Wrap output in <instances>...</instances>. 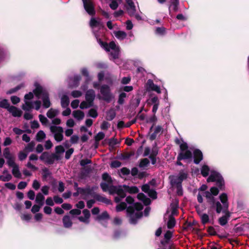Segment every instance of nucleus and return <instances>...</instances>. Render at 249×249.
I'll use <instances>...</instances> for the list:
<instances>
[{
  "label": "nucleus",
  "mask_w": 249,
  "mask_h": 249,
  "mask_svg": "<svg viewBox=\"0 0 249 249\" xmlns=\"http://www.w3.org/2000/svg\"><path fill=\"white\" fill-rule=\"evenodd\" d=\"M100 92L102 95V99L107 103H109L114 98L109 87L107 85L101 86L100 88Z\"/></svg>",
  "instance_id": "6e6552de"
},
{
  "label": "nucleus",
  "mask_w": 249,
  "mask_h": 249,
  "mask_svg": "<svg viewBox=\"0 0 249 249\" xmlns=\"http://www.w3.org/2000/svg\"><path fill=\"white\" fill-rule=\"evenodd\" d=\"M72 116L77 120L80 121L83 119L85 115L83 111L77 110L72 112Z\"/></svg>",
  "instance_id": "bb28decb"
},
{
  "label": "nucleus",
  "mask_w": 249,
  "mask_h": 249,
  "mask_svg": "<svg viewBox=\"0 0 249 249\" xmlns=\"http://www.w3.org/2000/svg\"><path fill=\"white\" fill-rule=\"evenodd\" d=\"M163 131V128L160 125L156 126L154 132L150 136V139L155 140L158 135H160Z\"/></svg>",
  "instance_id": "393cba45"
},
{
  "label": "nucleus",
  "mask_w": 249,
  "mask_h": 249,
  "mask_svg": "<svg viewBox=\"0 0 249 249\" xmlns=\"http://www.w3.org/2000/svg\"><path fill=\"white\" fill-rule=\"evenodd\" d=\"M99 43L101 46L107 52H110V56L115 59L118 57L119 55V48L116 46L114 42H110L109 44L104 42L101 39L99 40Z\"/></svg>",
  "instance_id": "423d86ee"
},
{
  "label": "nucleus",
  "mask_w": 249,
  "mask_h": 249,
  "mask_svg": "<svg viewBox=\"0 0 249 249\" xmlns=\"http://www.w3.org/2000/svg\"><path fill=\"white\" fill-rule=\"evenodd\" d=\"M83 213L84 217L80 216L78 217V220L86 224H88L89 223V217L90 216V212L87 209H84L83 211Z\"/></svg>",
  "instance_id": "a211bd4d"
},
{
  "label": "nucleus",
  "mask_w": 249,
  "mask_h": 249,
  "mask_svg": "<svg viewBox=\"0 0 249 249\" xmlns=\"http://www.w3.org/2000/svg\"><path fill=\"white\" fill-rule=\"evenodd\" d=\"M64 227L66 228H69L72 226V223L68 215H65L63 218Z\"/></svg>",
  "instance_id": "c85d7f7f"
},
{
  "label": "nucleus",
  "mask_w": 249,
  "mask_h": 249,
  "mask_svg": "<svg viewBox=\"0 0 249 249\" xmlns=\"http://www.w3.org/2000/svg\"><path fill=\"white\" fill-rule=\"evenodd\" d=\"M80 101L78 99H75L72 101L71 103V107L72 108L75 109L78 107L79 105Z\"/></svg>",
  "instance_id": "0e129e2a"
},
{
  "label": "nucleus",
  "mask_w": 249,
  "mask_h": 249,
  "mask_svg": "<svg viewBox=\"0 0 249 249\" xmlns=\"http://www.w3.org/2000/svg\"><path fill=\"white\" fill-rule=\"evenodd\" d=\"M157 121V118L155 114H154L153 116H152L151 117H150V118H149L148 119V120H147V122L148 123L153 124L152 126L150 128V130H152V129L154 127V125L155 124Z\"/></svg>",
  "instance_id": "37998d69"
},
{
  "label": "nucleus",
  "mask_w": 249,
  "mask_h": 249,
  "mask_svg": "<svg viewBox=\"0 0 249 249\" xmlns=\"http://www.w3.org/2000/svg\"><path fill=\"white\" fill-rule=\"evenodd\" d=\"M93 198L96 199L97 201L103 202L106 204H110V200L103 196H102L99 194H96L93 195Z\"/></svg>",
  "instance_id": "b1692460"
},
{
  "label": "nucleus",
  "mask_w": 249,
  "mask_h": 249,
  "mask_svg": "<svg viewBox=\"0 0 249 249\" xmlns=\"http://www.w3.org/2000/svg\"><path fill=\"white\" fill-rule=\"evenodd\" d=\"M114 34L116 37L120 40H123L127 36L126 33L122 31H115Z\"/></svg>",
  "instance_id": "f704fd0d"
},
{
  "label": "nucleus",
  "mask_w": 249,
  "mask_h": 249,
  "mask_svg": "<svg viewBox=\"0 0 249 249\" xmlns=\"http://www.w3.org/2000/svg\"><path fill=\"white\" fill-rule=\"evenodd\" d=\"M92 104L89 103L86 101H83L80 105V107L81 109H85L89 108L92 106Z\"/></svg>",
  "instance_id": "603ef678"
},
{
  "label": "nucleus",
  "mask_w": 249,
  "mask_h": 249,
  "mask_svg": "<svg viewBox=\"0 0 249 249\" xmlns=\"http://www.w3.org/2000/svg\"><path fill=\"white\" fill-rule=\"evenodd\" d=\"M70 104V100L67 95H63L61 98V105L63 108L67 107Z\"/></svg>",
  "instance_id": "cd10ccee"
},
{
  "label": "nucleus",
  "mask_w": 249,
  "mask_h": 249,
  "mask_svg": "<svg viewBox=\"0 0 249 249\" xmlns=\"http://www.w3.org/2000/svg\"><path fill=\"white\" fill-rule=\"evenodd\" d=\"M149 164V161L148 159L144 158L141 160L139 166L140 167H145L147 166Z\"/></svg>",
  "instance_id": "5fc2aeb1"
},
{
  "label": "nucleus",
  "mask_w": 249,
  "mask_h": 249,
  "mask_svg": "<svg viewBox=\"0 0 249 249\" xmlns=\"http://www.w3.org/2000/svg\"><path fill=\"white\" fill-rule=\"evenodd\" d=\"M89 115L93 118H95L98 116V113L96 109L91 108L89 111Z\"/></svg>",
  "instance_id": "4d7b16f0"
},
{
  "label": "nucleus",
  "mask_w": 249,
  "mask_h": 249,
  "mask_svg": "<svg viewBox=\"0 0 249 249\" xmlns=\"http://www.w3.org/2000/svg\"><path fill=\"white\" fill-rule=\"evenodd\" d=\"M125 200L128 204H131L126 209L129 222L131 224H136L142 216V213L141 211L143 209V206L138 202L133 204L134 199L130 196H127Z\"/></svg>",
  "instance_id": "20e7f679"
},
{
  "label": "nucleus",
  "mask_w": 249,
  "mask_h": 249,
  "mask_svg": "<svg viewBox=\"0 0 249 249\" xmlns=\"http://www.w3.org/2000/svg\"><path fill=\"white\" fill-rule=\"evenodd\" d=\"M81 79V77L79 74L75 75L72 78H71L72 83L71 85L73 87H77L79 85V82Z\"/></svg>",
  "instance_id": "2f4dec72"
},
{
  "label": "nucleus",
  "mask_w": 249,
  "mask_h": 249,
  "mask_svg": "<svg viewBox=\"0 0 249 249\" xmlns=\"http://www.w3.org/2000/svg\"><path fill=\"white\" fill-rule=\"evenodd\" d=\"M203 196H205L206 198L208 199V202L210 204L209 211H212L213 210V208L212 206L213 204L215 202H221L220 200H216L215 199L211 192L206 191L203 192Z\"/></svg>",
  "instance_id": "2eb2a0df"
},
{
  "label": "nucleus",
  "mask_w": 249,
  "mask_h": 249,
  "mask_svg": "<svg viewBox=\"0 0 249 249\" xmlns=\"http://www.w3.org/2000/svg\"><path fill=\"white\" fill-rule=\"evenodd\" d=\"M116 116V112L114 109H109L107 113V120L112 121Z\"/></svg>",
  "instance_id": "c9c22d12"
},
{
  "label": "nucleus",
  "mask_w": 249,
  "mask_h": 249,
  "mask_svg": "<svg viewBox=\"0 0 249 249\" xmlns=\"http://www.w3.org/2000/svg\"><path fill=\"white\" fill-rule=\"evenodd\" d=\"M182 182L178 176H173L171 178V184L173 187L181 185Z\"/></svg>",
  "instance_id": "72a5a7b5"
},
{
  "label": "nucleus",
  "mask_w": 249,
  "mask_h": 249,
  "mask_svg": "<svg viewBox=\"0 0 249 249\" xmlns=\"http://www.w3.org/2000/svg\"><path fill=\"white\" fill-rule=\"evenodd\" d=\"M95 97V91L93 89H89L86 93V100L89 103L93 104V102Z\"/></svg>",
  "instance_id": "4be33fe9"
},
{
  "label": "nucleus",
  "mask_w": 249,
  "mask_h": 249,
  "mask_svg": "<svg viewBox=\"0 0 249 249\" xmlns=\"http://www.w3.org/2000/svg\"><path fill=\"white\" fill-rule=\"evenodd\" d=\"M42 175L43 180H46L52 176V173L47 168H44L42 169Z\"/></svg>",
  "instance_id": "c756f323"
},
{
  "label": "nucleus",
  "mask_w": 249,
  "mask_h": 249,
  "mask_svg": "<svg viewBox=\"0 0 249 249\" xmlns=\"http://www.w3.org/2000/svg\"><path fill=\"white\" fill-rule=\"evenodd\" d=\"M8 111L15 117H19L22 115V111L15 106H11Z\"/></svg>",
  "instance_id": "5701e85b"
},
{
  "label": "nucleus",
  "mask_w": 249,
  "mask_h": 249,
  "mask_svg": "<svg viewBox=\"0 0 249 249\" xmlns=\"http://www.w3.org/2000/svg\"><path fill=\"white\" fill-rule=\"evenodd\" d=\"M7 160V163L9 167H13L14 166L17 165V164L15 162V157L14 156H13L11 157H10L9 159H6Z\"/></svg>",
  "instance_id": "c03bdc74"
},
{
  "label": "nucleus",
  "mask_w": 249,
  "mask_h": 249,
  "mask_svg": "<svg viewBox=\"0 0 249 249\" xmlns=\"http://www.w3.org/2000/svg\"><path fill=\"white\" fill-rule=\"evenodd\" d=\"M173 236V232L170 231H167L164 235V239L161 241V244L164 246H168L169 249H171L170 239Z\"/></svg>",
  "instance_id": "4468645a"
},
{
  "label": "nucleus",
  "mask_w": 249,
  "mask_h": 249,
  "mask_svg": "<svg viewBox=\"0 0 249 249\" xmlns=\"http://www.w3.org/2000/svg\"><path fill=\"white\" fill-rule=\"evenodd\" d=\"M50 129L56 141L60 142L63 140L64 131L61 126L52 125L50 126Z\"/></svg>",
  "instance_id": "1a4fd4ad"
},
{
  "label": "nucleus",
  "mask_w": 249,
  "mask_h": 249,
  "mask_svg": "<svg viewBox=\"0 0 249 249\" xmlns=\"http://www.w3.org/2000/svg\"><path fill=\"white\" fill-rule=\"evenodd\" d=\"M146 84L148 88L149 89L156 91L158 93H160L161 92L160 87L157 85H155L152 80H148Z\"/></svg>",
  "instance_id": "aec40b11"
},
{
  "label": "nucleus",
  "mask_w": 249,
  "mask_h": 249,
  "mask_svg": "<svg viewBox=\"0 0 249 249\" xmlns=\"http://www.w3.org/2000/svg\"><path fill=\"white\" fill-rule=\"evenodd\" d=\"M194 153V162L195 163L198 164L203 159V154L199 149H196L193 151Z\"/></svg>",
  "instance_id": "6ab92c4d"
},
{
  "label": "nucleus",
  "mask_w": 249,
  "mask_h": 249,
  "mask_svg": "<svg viewBox=\"0 0 249 249\" xmlns=\"http://www.w3.org/2000/svg\"><path fill=\"white\" fill-rule=\"evenodd\" d=\"M10 53L8 50L2 46H0V62L9 58Z\"/></svg>",
  "instance_id": "412c9836"
},
{
  "label": "nucleus",
  "mask_w": 249,
  "mask_h": 249,
  "mask_svg": "<svg viewBox=\"0 0 249 249\" xmlns=\"http://www.w3.org/2000/svg\"><path fill=\"white\" fill-rule=\"evenodd\" d=\"M105 135L103 132H98L95 136V140L96 141H99L105 138Z\"/></svg>",
  "instance_id": "13d9d810"
},
{
  "label": "nucleus",
  "mask_w": 249,
  "mask_h": 249,
  "mask_svg": "<svg viewBox=\"0 0 249 249\" xmlns=\"http://www.w3.org/2000/svg\"><path fill=\"white\" fill-rule=\"evenodd\" d=\"M45 197L41 193H38L36 197V202L38 205L43 206L44 203Z\"/></svg>",
  "instance_id": "7c9ffc66"
},
{
  "label": "nucleus",
  "mask_w": 249,
  "mask_h": 249,
  "mask_svg": "<svg viewBox=\"0 0 249 249\" xmlns=\"http://www.w3.org/2000/svg\"><path fill=\"white\" fill-rule=\"evenodd\" d=\"M34 94L38 99H41L43 103V107L45 108H49L51 103L50 100L48 91L42 86L37 85L33 90V93L30 92L24 96V104L22 105V108L24 111H30L33 108L38 110L40 107L41 102L40 100L31 102L30 100L34 97Z\"/></svg>",
  "instance_id": "f257e3e1"
},
{
  "label": "nucleus",
  "mask_w": 249,
  "mask_h": 249,
  "mask_svg": "<svg viewBox=\"0 0 249 249\" xmlns=\"http://www.w3.org/2000/svg\"><path fill=\"white\" fill-rule=\"evenodd\" d=\"M38 117H39V121H40V122L42 123V124H47L48 120L45 116L40 114L38 116Z\"/></svg>",
  "instance_id": "052dcab7"
},
{
  "label": "nucleus",
  "mask_w": 249,
  "mask_h": 249,
  "mask_svg": "<svg viewBox=\"0 0 249 249\" xmlns=\"http://www.w3.org/2000/svg\"><path fill=\"white\" fill-rule=\"evenodd\" d=\"M187 176L188 174L187 172L181 171L179 173L178 176H177L182 181L187 178Z\"/></svg>",
  "instance_id": "de8ad7c7"
},
{
  "label": "nucleus",
  "mask_w": 249,
  "mask_h": 249,
  "mask_svg": "<svg viewBox=\"0 0 249 249\" xmlns=\"http://www.w3.org/2000/svg\"><path fill=\"white\" fill-rule=\"evenodd\" d=\"M126 3V8L129 15H134L136 9L133 0H125Z\"/></svg>",
  "instance_id": "f3484780"
},
{
  "label": "nucleus",
  "mask_w": 249,
  "mask_h": 249,
  "mask_svg": "<svg viewBox=\"0 0 249 249\" xmlns=\"http://www.w3.org/2000/svg\"><path fill=\"white\" fill-rule=\"evenodd\" d=\"M82 95V92L79 90H73L71 92V95L73 98H78Z\"/></svg>",
  "instance_id": "bf43d9fd"
},
{
  "label": "nucleus",
  "mask_w": 249,
  "mask_h": 249,
  "mask_svg": "<svg viewBox=\"0 0 249 249\" xmlns=\"http://www.w3.org/2000/svg\"><path fill=\"white\" fill-rule=\"evenodd\" d=\"M131 155L128 153L126 154H121L118 155V158L119 159L121 160H128L130 158Z\"/></svg>",
  "instance_id": "6e6d98bb"
},
{
  "label": "nucleus",
  "mask_w": 249,
  "mask_h": 249,
  "mask_svg": "<svg viewBox=\"0 0 249 249\" xmlns=\"http://www.w3.org/2000/svg\"><path fill=\"white\" fill-rule=\"evenodd\" d=\"M126 208V204L125 202H121L116 206V211L121 212Z\"/></svg>",
  "instance_id": "3c124183"
},
{
  "label": "nucleus",
  "mask_w": 249,
  "mask_h": 249,
  "mask_svg": "<svg viewBox=\"0 0 249 249\" xmlns=\"http://www.w3.org/2000/svg\"><path fill=\"white\" fill-rule=\"evenodd\" d=\"M137 198L139 200L142 201L145 205H148L151 203L150 199L143 193H139L137 195Z\"/></svg>",
  "instance_id": "a878e982"
},
{
  "label": "nucleus",
  "mask_w": 249,
  "mask_h": 249,
  "mask_svg": "<svg viewBox=\"0 0 249 249\" xmlns=\"http://www.w3.org/2000/svg\"><path fill=\"white\" fill-rule=\"evenodd\" d=\"M176 224V221L175 218L172 215H170L169 217V220L167 222V227L168 229L173 228Z\"/></svg>",
  "instance_id": "58836bf2"
},
{
  "label": "nucleus",
  "mask_w": 249,
  "mask_h": 249,
  "mask_svg": "<svg viewBox=\"0 0 249 249\" xmlns=\"http://www.w3.org/2000/svg\"><path fill=\"white\" fill-rule=\"evenodd\" d=\"M97 187L93 186L90 187L89 186L85 188H81L82 198L84 199H87L89 196L93 197V195L95 194L94 191L97 189Z\"/></svg>",
  "instance_id": "9d476101"
},
{
  "label": "nucleus",
  "mask_w": 249,
  "mask_h": 249,
  "mask_svg": "<svg viewBox=\"0 0 249 249\" xmlns=\"http://www.w3.org/2000/svg\"><path fill=\"white\" fill-rule=\"evenodd\" d=\"M12 172L14 176L16 178H21V174L19 171V167L17 164L13 167H12Z\"/></svg>",
  "instance_id": "473e14b6"
},
{
  "label": "nucleus",
  "mask_w": 249,
  "mask_h": 249,
  "mask_svg": "<svg viewBox=\"0 0 249 249\" xmlns=\"http://www.w3.org/2000/svg\"><path fill=\"white\" fill-rule=\"evenodd\" d=\"M176 142L177 144L180 145V152L178 155V159L179 160H192V151L188 149V145L187 143L182 142L178 139L176 140Z\"/></svg>",
  "instance_id": "0eeeda50"
},
{
  "label": "nucleus",
  "mask_w": 249,
  "mask_h": 249,
  "mask_svg": "<svg viewBox=\"0 0 249 249\" xmlns=\"http://www.w3.org/2000/svg\"><path fill=\"white\" fill-rule=\"evenodd\" d=\"M104 182H101L100 186L102 190L108 192L110 194H116L115 201L116 203L120 202L121 200L126 196V192L129 193H137L139 189L135 186H131L124 185L123 186L113 185V180L107 173H104L102 175Z\"/></svg>",
  "instance_id": "f03ea898"
},
{
  "label": "nucleus",
  "mask_w": 249,
  "mask_h": 249,
  "mask_svg": "<svg viewBox=\"0 0 249 249\" xmlns=\"http://www.w3.org/2000/svg\"><path fill=\"white\" fill-rule=\"evenodd\" d=\"M10 107L8 100L6 99H3L0 102V107L1 108L7 109L8 110Z\"/></svg>",
  "instance_id": "79ce46f5"
},
{
  "label": "nucleus",
  "mask_w": 249,
  "mask_h": 249,
  "mask_svg": "<svg viewBox=\"0 0 249 249\" xmlns=\"http://www.w3.org/2000/svg\"><path fill=\"white\" fill-rule=\"evenodd\" d=\"M90 26L93 29V33L96 37L97 41L99 42V40L97 33L95 32L94 28L95 27H101L102 26V23L100 19H95V18H91L90 21Z\"/></svg>",
  "instance_id": "ddd939ff"
},
{
  "label": "nucleus",
  "mask_w": 249,
  "mask_h": 249,
  "mask_svg": "<svg viewBox=\"0 0 249 249\" xmlns=\"http://www.w3.org/2000/svg\"><path fill=\"white\" fill-rule=\"evenodd\" d=\"M210 172V175L207 178L208 182H215L218 188L222 190L224 186V180L221 175L217 172L210 170V168L206 165H203L201 168L202 175L206 177L208 176Z\"/></svg>",
  "instance_id": "39448f33"
},
{
  "label": "nucleus",
  "mask_w": 249,
  "mask_h": 249,
  "mask_svg": "<svg viewBox=\"0 0 249 249\" xmlns=\"http://www.w3.org/2000/svg\"><path fill=\"white\" fill-rule=\"evenodd\" d=\"M109 218V215L107 212H103L101 214L99 215L97 219L99 220L106 219Z\"/></svg>",
  "instance_id": "864d4df0"
},
{
  "label": "nucleus",
  "mask_w": 249,
  "mask_h": 249,
  "mask_svg": "<svg viewBox=\"0 0 249 249\" xmlns=\"http://www.w3.org/2000/svg\"><path fill=\"white\" fill-rule=\"evenodd\" d=\"M142 190L152 198L156 199L157 198L156 192L153 189H150V186L148 184H144L142 185Z\"/></svg>",
  "instance_id": "dca6fc26"
},
{
  "label": "nucleus",
  "mask_w": 249,
  "mask_h": 249,
  "mask_svg": "<svg viewBox=\"0 0 249 249\" xmlns=\"http://www.w3.org/2000/svg\"><path fill=\"white\" fill-rule=\"evenodd\" d=\"M201 220L203 224L205 225L209 221V215L206 213H203L201 215Z\"/></svg>",
  "instance_id": "8fccbe9b"
},
{
  "label": "nucleus",
  "mask_w": 249,
  "mask_h": 249,
  "mask_svg": "<svg viewBox=\"0 0 249 249\" xmlns=\"http://www.w3.org/2000/svg\"><path fill=\"white\" fill-rule=\"evenodd\" d=\"M39 159L40 160L45 161L46 163L52 164L53 163L55 160H58V156L55 154H53L50 155L48 152H43L40 156Z\"/></svg>",
  "instance_id": "9b49d317"
},
{
  "label": "nucleus",
  "mask_w": 249,
  "mask_h": 249,
  "mask_svg": "<svg viewBox=\"0 0 249 249\" xmlns=\"http://www.w3.org/2000/svg\"><path fill=\"white\" fill-rule=\"evenodd\" d=\"M46 137V134L42 130L39 131L36 136V140L38 142H41L43 140L45 139Z\"/></svg>",
  "instance_id": "a19ab883"
},
{
  "label": "nucleus",
  "mask_w": 249,
  "mask_h": 249,
  "mask_svg": "<svg viewBox=\"0 0 249 249\" xmlns=\"http://www.w3.org/2000/svg\"><path fill=\"white\" fill-rule=\"evenodd\" d=\"M126 97V94L124 92H122L119 96L118 103L120 105H123L124 102V99Z\"/></svg>",
  "instance_id": "a18cd8bd"
},
{
  "label": "nucleus",
  "mask_w": 249,
  "mask_h": 249,
  "mask_svg": "<svg viewBox=\"0 0 249 249\" xmlns=\"http://www.w3.org/2000/svg\"><path fill=\"white\" fill-rule=\"evenodd\" d=\"M219 198L221 202H214L212 206L213 208L212 211H215L217 213H222L225 214L224 216L220 217L218 219L219 224L223 226L228 223V219L230 216V213L229 211V204L227 194H221Z\"/></svg>",
  "instance_id": "7ed1b4c3"
},
{
  "label": "nucleus",
  "mask_w": 249,
  "mask_h": 249,
  "mask_svg": "<svg viewBox=\"0 0 249 249\" xmlns=\"http://www.w3.org/2000/svg\"><path fill=\"white\" fill-rule=\"evenodd\" d=\"M3 156L6 159H9L10 157H12L13 156H14L13 154H12L11 153H10V150H9V148L7 147V148H5L4 150H3Z\"/></svg>",
  "instance_id": "09e8293b"
},
{
  "label": "nucleus",
  "mask_w": 249,
  "mask_h": 249,
  "mask_svg": "<svg viewBox=\"0 0 249 249\" xmlns=\"http://www.w3.org/2000/svg\"><path fill=\"white\" fill-rule=\"evenodd\" d=\"M111 3L109 4V7L112 10H116L119 5V4L121 3V0H110Z\"/></svg>",
  "instance_id": "ea45409f"
},
{
  "label": "nucleus",
  "mask_w": 249,
  "mask_h": 249,
  "mask_svg": "<svg viewBox=\"0 0 249 249\" xmlns=\"http://www.w3.org/2000/svg\"><path fill=\"white\" fill-rule=\"evenodd\" d=\"M27 156V154L23 151H20L18 154V157L20 160L22 161L25 159Z\"/></svg>",
  "instance_id": "69168bd1"
},
{
  "label": "nucleus",
  "mask_w": 249,
  "mask_h": 249,
  "mask_svg": "<svg viewBox=\"0 0 249 249\" xmlns=\"http://www.w3.org/2000/svg\"><path fill=\"white\" fill-rule=\"evenodd\" d=\"M74 149L73 148H70L68 149L65 153V158L67 160L69 159L71 156V155L73 153Z\"/></svg>",
  "instance_id": "e2e57ef3"
},
{
  "label": "nucleus",
  "mask_w": 249,
  "mask_h": 249,
  "mask_svg": "<svg viewBox=\"0 0 249 249\" xmlns=\"http://www.w3.org/2000/svg\"><path fill=\"white\" fill-rule=\"evenodd\" d=\"M32 187L36 190H37L40 187V184L36 179H35L33 181Z\"/></svg>",
  "instance_id": "338daca9"
},
{
  "label": "nucleus",
  "mask_w": 249,
  "mask_h": 249,
  "mask_svg": "<svg viewBox=\"0 0 249 249\" xmlns=\"http://www.w3.org/2000/svg\"><path fill=\"white\" fill-rule=\"evenodd\" d=\"M165 28L164 27H157L156 30V33L158 35H162L165 33Z\"/></svg>",
  "instance_id": "680f3d73"
},
{
  "label": "nucleus",
  "mask_w": 249,
  "mask_h": 249,
  "mask_svg": "<svg viewBox=\"0 0 249 249\" xmlns=\"http://www.w3.org/2000/svg\"><path fill=\"white\" fill-rule=\"evenodd\" d=\"M35 146V142H31L26 145L25 150L28 152H32L34 150Z\"/></svg>",
  "instance_id": "49530a36"
},
{
  "label": "nucleus",
  "mask_w": 249,
  "mask_h": 249,
  "mask_svg": "<svg viewBox=\"0 0 249 249\" xmlns=\"http://www.w3.org/2000/svg\"><path fill=\"white\" fill-rule=\"evenodd\" d=\"M58 111L57 110L53 108H51L47 112V116L48 118L50 119H53L55 116H56L58 114Z\"/></svg>",
  "instance_id": "4c0bfd02"
},
{
  "label": "nucleus",
  "mask_w": 249,
  "mask_h": 249,
  "mask_svg": "<svg viewBox=\"0 0 249 249\" xmlns=\"http://www.w3.org/2000/svg\"><path fill=\"white\" fill-rule=\"evenodd\" d=\"M179 0H171V5L169 7V11H170L171 7H173V10L177 12L178 10Z\"/></svg>",
  "instance_id": "e433bc0d"
},
{
  "label": "nucleus",
  "mask_w": 249,
  "mask_h": 249,
  "mask_svg": "<svg viewBox=\"0 0 249 249\" xmlns=\"http://www.w3.org/2000/svg\"><path fill=\"white\" fill-rule=\"evenodd\" d=\"M11 101L13 104L16 105L20 102V98L16 96H12Z\"/></svg>",
  "instance_id": "774afa93"
},
{
  "label": "nucleus",
  "mask_w": 249,
  "mask_h": 249,
  "mask_svg": "<svg viewBox=\"0 0 249 249\" xmlns=\"http://www.w3.org/2000/svg\"><path fill=\"white\" fill-rule=\"evenodd\" d=\"M84 7L87 12L90 15L95 14L94 7L93 3L90 0H82Z\"/></svg>",
  "instance_id": "f8f14e48"
}]
</instances>
